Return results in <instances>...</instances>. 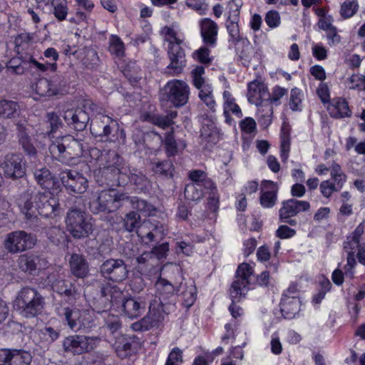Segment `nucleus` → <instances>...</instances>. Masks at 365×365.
I'll return each instance as SVG.
<instances>
[{"instance_id": "17", "label": "nucleus", "mask_w": 365, "mask_h": 365, "mask_svg": "<svg viewBox=\"0 0 365 365\" xmlns=\"http://www.w3.org/2000/svg\"><path fill=\"white\" fill-rule=\"evenodd\" d=\"M66 123L76 130H83L89 120L88 113L81 108H68L63 115Z\"/></svg>"}, {"instance_id": "14", "label": "nucleus", "mask_w": 365, "mask_h": 365, "mask_svg": "<svg viewBox=\"0 0 365 365\" xmlns=\"http://www.w3.org/2000/svg\"><path fill=\"white\" fill-rule=\"evenodd\" d=\"M61 180L66 188L74 193H83L88 188V180L81 173L71 170L61 173Z\"/></svg>"}, {"instance_id": "16", "label": "nucleus", "mask_w": 365, "mask_h": 365, "mask_svg": "<svg viewBox=\"0 0 365 365\" xmlns=\"http://www.w3.org/2000/svg\"><path fill=\"white\" fill-rule=\"evenodd\" d=\"M4 175L9 178H21L24 174V168L22 165V157L19 154L10 153L6 154L0 163Z\"/></svg>"}, {"instance_id": "2", "label": "nucleus", "mask_w": 365, "mask_h": 365, "mask_svg": "<svg viewBox=\"0 0 365 365\" xmlns=\"http://www.w3.org/2000/svg\"><path fill=\"white\" fill-rule=\"evenodd\" d=\"M58 198L49 190L38 192L26 201L21 212L28 220L35 218L37 214L48 217L55 213L58 207Z\"/></svg>"}, {"instance_id": "13", "label": "nucleus", "mask_w": 365, "mask_h": 365, "mask_svg": "<svg viewBox=\"0 0 365 365\" xmlns=\"http://www.w3.org/2000/svg\"><path fill=\"white\" fill-rule=\"evenodd\" d=\"M100 270L103 277L115 282L124 281L128 274L127 265L121 259L111 258L106 260Z\"/></svg>"}, {"instance_id": "32", "label": "nucleus", "mask_w": 365, "mask_h": 365, "mask_svg": "<svg viewBox=\"0 0 365 365\" xmlns=\"http://www.w3.org/2000/svg\"><path fill=\"white\" fill-rule=\"evenodd\" d=\"M34 175L37 183L46 190L53 189L56 183H57L56 179L50 170L46 168L36 169Z\"/></svg>"}, {"instance_id": "29", "label": "nucleus", "mask_w": 365, "mask_h": 365, "mask_svg": "<svg viewBox=\"0 0 365 365\" xmlns=\"http://www.w3.org/2000/svg\"><path fill=\"white\" fill-rule=\"evenodd\" d=\"M122 307L124 314L133 319L138 318L144 312L145 303L135 298H128L123 301Z\"/></svg>"}, {"instance_id": "34", "label": "nucleus", "mask_w": 365, "mask_h": 365, "mask_svg": "<svg viewBox=\"0 0 365 365\" xmlns=\"http://www.w3.org/2000/svg\"><path fill=\"white\" fill-rule=\"evenodd\" d=\"M365 231V221L360 223L353 232L351 235L347 237L346 240L344 242V248L346 252L353 253V250L359 246L361 235Z\"/></svg>"}, {"instance_id": "46", "label": "nucleus", "mask_w": 365, "mask_h": 365, "mask_svg": "<svg viewBox=\"0 0 365 365\" xmlns=\"http://www.w3.org/2000/svg\"><path fill=\"white\" fill-rule=\"evenodd\" d=\"M53 291L60 294L66 296H71L75 292L73 285L71 283H67L63 279H58L52 284Z\"/></svg>"}, {"instance_id": "15", "label": "nucleus", "mask_w": 365, "mask_h": 365, "mask_svg": "<svg viewBox=\"0 0 365 365\" xmlns=\"http://www.w3.org/2000/svg\"><path fill=\"white\" fill-rule=\"evenodd\" d=\"M59 316L66 322L73 331H78L88 323V313L76 308L65 307L59 312Z\"/></svg>"}, {"instance_id": "56", "label": "nucleus", "mask_w": 365, "mask_h": 365, "mask_svg": "<svg viewBox=\"0 0 365 365\" xmlns=\"http://www.w3.org/2000/svg\"><path fill=\"white\" fill-rule=\"evenodd\" d=\"M349 89H358L365 91V76L358 74L352 75L348 80Z\"/></svg>"}, {"instance_id": "39", "label": "nucleus", "mask_w": 365, "mask_h": 365, "mask_svg": "<svg viewBox=\"0 0 365 365\" xmlns=\"http://www.w3.org/2000/svg\"><path fill=\"white\" fill-rule=\"evenodd\" d=\"M131 339L125 337V336H120L118 337L113 346L115 349L117 354L121 357H126L131 349Z\"/></svg>"}, {"instance_id": "4", "label": "nucleus", "mask_w": 365, "mask_h": 365, "mask_svg": "<svg viewBox=\"0 0 365 365\" xmlns=\"http://www.w3.org/2000/svg\"><path fill=\"white\" fill-rule=\"evenodd\" d=\"M43 307V299L41 294L31 287H24L18 293L14 302V308L21 315L26 318L38 315Z\"/></svg>"}, {"instance_id": "19", "label": "nucleus", "mask_w": 365, "mask_h": 365, "mask_svg": "<svg viewBox=\"0 0 365 365\" xmlns=\"http://www.w3.org/2000/svg\"><path fill=\"white\" fill-rule=\"evenodd\" d=\"M168 56L170 63L168 68L173 70L175 75L180 73L185 66V54L180 44L172 43L168 45Z\"/></svg>"}, {"instance_id": "55", "label": "nucleus", "mask_w": 365, "mask_h": 365, "mask_svg": "<svg viewBox=\"0 0 365 365\" xmlns=\"http://www.w3.org/2000/svg\"><path fill=\"white\" fill-rule=\"evenodd\" d=\"M290 150V139L289 135L282 133L281 135L280 156L282 160L285 162L288 159Z\"/></svg>"}, {"instance_id": "63", "label": "nucleus", "mask_w": 365, "mask_h": 365, "mask_svg": "<svg viewBox=\"0 0 365 365\" xmlns=\"http://www.w3.org/2000/svg\"><path fill=\"white\" fill-rule=\"evenodd\" d=\"M172 165L170 162H157L153 163V170L157 174L167 175L170 170Z\"/></svg>"}, {"instance_id": "31", "label": "nucleus", "mask_w": 365, "mask_h": 365, "mask_svg": "<svg viewBox=\"0 0 365 365\" xmlns=\"http://www.w3.org/2000/svg\"><path fill=\"white\" fill-rule=\"evenodd\" d=\"M39 262L40 258L38 256L27 253L19 255L16 264L21 271L32 273L37 269Z\"/></svg>"}, {"instance_id": "37", "label": "nucleus", "mask_w": 365, "mask_h": 365, "mask_svg": "<svg viewBox=\"0 0 365 365\" xmlns=\"http://www.w3.org/2000/svg\"><path fill=\"white\" fill-rule=\"evenodd\" d=\"M223 99L225 116L227 118L229 113H232L237 117L240 118L242 116L241 109L239 106L235 103V98L229 91H225L223 92Z\"/></svg>"}, {"instance_id": "7", "label": "nucleus", "mask_w": 365, "mask_h": 365, "mask_svg": "<svg viewBox=\"0 0 365 365\" xmlns=\"http://www.w3.org/2000/svg\"><path fill=\"white\" fill-rule=\"evenodd\" d=\"M36 243V237L24 230H16L5 235L3 246L9 254H17L32 249Z\"/></svg>"}, {"instance_id": "12", "label": "nucleus", "mask_w": 365, "mask_h": 365, "mask_svg": "<svg viewBox=\"0 0 365 365\" xmlns=\"http://www.w3.org/2000/svg\"><path fill=\"white\" fill-rule=\"evenodd\" d=\"M168 101L175 107H180L187 103L190 88L183 81L172 80L167 83L165 87Z\"/></svg>"}, {"instance_id": "36", "label": "nucleus", "mask_w": 365, "mask_h": 365, "mask_svg": "<svg viewBox=\"0 0 365 365\" xmlns=\"http://www.w3.org/2000/svg\"><path fill=\"white\" fill-rule=\"evenodd\" d=\"M53 9V14L58 21L66 19L68 14L67 0H48Z\"/></svg>"}, {"instance_id": "35", "label": "nucleus", "mask_w": 365, "mask_h": 365, "mask_svg": "<svg viewBox=\"0 0 365 365\" xmlns=\"http://www.w3.org/2000/svg\"><path fill=\"white\" fill-rule=\"evenodd\" d=\"M19 109L16 102L5 99L0 100V118H14L18 115Z\"/></svg>"}, {"instance_id": "26", "label": "nucleus", "mask_w": 365, "mask_h": 365, "mask_svg": "<svg viewBox=\"0 0 365 365\" xmlns=\"http://www.w3.org/2000/svg\"><path fill=\"white\" fill-rule=\"evenodd\" d=\"M163 143L165 153L168 157L175 156L185 150L187 146L183 139H178L177 140L175 138L173 129L165 134Z\"/></svg>"}, {"instance_id": "40", "label": "nucleus", "mask_w": 365, "mask_h": 365, "mask_svg": "<svg viewBox=\"0 0 365 365\" xmlns=\"http://www.w3.org/2000/svg\"><path fill=\"white\" fill-rule=\"evenodd\" d=\"M133 209H136L144 215H153L155 214V207L147 201L133 197L130 200Z\"/></svg>"}, {"instance_id": "45", "label": "nucleus", "mask_w": 365, "mask_h": 365, "mask_svg": "<svg viewBox=\"0 0 365 365\" xmlns=\"http://www.w3.org/2000/svg\"><path fill=\"white\" fill-rule=\"evenodd\" d=\"M140 222V217L134 211L128 212L123 218V227L128 232H133L135 228L138 227Z\"/></svg>"}, {"instance_id": "58", "label": "nucleus", "mask_w": 365, "mask_h": 365, "mask_svg": "<svg viewBox=\"0 0 365 365\" xmlns=\"http://www.w3.org/2000/svg\"><path fill=\"white\" fill-rule=\"evenodd\" d=\"M182 362V352L178 348L173 349L168 355L165 365H180Z\"/></svg>"}, {"instance_id": "11", "label": "nucleus", "mask_w": 365, "mask_h": 365, "mask_svg": "<svg viewBox=\"0 0 365 365\" xmlns=\"http://www.w3.org/2000/svg\"><path fill=\"white\" fill-rule=\"evenodd\" d=\"M248 101L256 106H264L268 109L267 117L272 113V108L269 103V93L266 85L258 80L250 82L247 86Z\"/></svg>"}, {"instance_id": "23", "label": "nucleus", "mask_w": 365, "mask_h": 365, "mask_svg": "<svg viewBox=\"0 0 365 365\" xmlns=\"http://www.w3.org/2000/svg\"><path fill=\"white\" fill-rule=\"evenodd\" d=\"M17 128V137L19 145L24 152L31 157L36 155V149L34 145L31 136L27 132L26 121H20L16 123Z\"/></svg>"}, {"instance_id": "57", "label": "nucleus", "mask_w": 365, "mask_h": 365, "mask_svg": "<svg viewBox=\"0 0 365 365\" xmlns=\"http://www.w3.org/2000/svg\"><path fill=\"white\" fill-rule=\"evenodd\" d=\"M21 62H19V59L13 58L9 61L7 63L6 68L9 73H15L18 75H22L25 72V68L23 66L24 64L22 60L20 58Z\"/></svg>"}, {"instance_id": "3", "label": "nucleus", "mask_w": 365, "mask_h": 365, "mask_svg": "<svg viewBox=\"0 0 365 365\" xmlns=\"http://www.w3.org/2000/svg\"><path fill=\"white\" fill-rule=\"evenodd\" d=\"M130 200L126 192L113 188L102 190L93 194L89 202V208L94 214L110 213L121 207Z\"/></svg>"}, {"instance_id": "44", "label": "nucleus", "mask_w": 365, "mask_h": 365, "mask_svg": "<svg viewBox=\"0 0 365 365\" xmlns=\"http://www.w3.org/2000/svg\"><path fill=\"white\" fill-rule=\"evenodd\" d=\"M185 195L187 200L197 201L203 197V191L200 183L187 185L185 189Z\"/></svg>"}, {"instance_id": "27", "label": "nucleus", "mask_w": 365, "mask_h": 365, "mask_svg": "<svg viewBox=\"0 0 365 365\" xmlns=\"http://www.w3.org/2000/svg\"><path fill=\"white\" fill-rule=\"evenodd\" d=\"M144 226L148 228V231L146 233L140 231L138 236L140 237L142 242L146 245L162 240L165 235L162 225L144 222Z\"/></svg>"}, {"instance_id": "60", "label": "nucleus", "mask_w": 365, "mask_h": 365, "mask_svg": "<svg viewBox=\"0 0 365 365\" xmlns=\"http://www.w3.org/2000/svg\"><path fill=\"white\" fill-rule=\"evenodd\" d=\"M169 251V244L168 242H164L158 246L154 247L150 252L152 253L153 257H156L158 259L165 258L168 252Z\"/></svg>"}, {"instance_id": "33", "label": "nucleus", "mask_w": 365, "mask_h": 365, "mask_svg": "<svg viewBox=\"0 0 365 365\" xmlns=\"http://www.w3.org/2000/svg\"><path fill=\"white\" fill-rule=\"evenodd\" d=\"M300 302L299 299L282 298L280 304V309L285 318L291 319L299 312Z\"/></svg>"}, {"instance_id": "10", "label": "nucleus", "mask_w": 365, "mask_h": 365, "mask_svg": "<svg viewBox=\"0 0 365 365\" xmlns=\"http://www.w3.org/2000/svg\"><path fill=\"white\" fill-rule=\"evenodd\" d=\"M253 274L252 267L247 263H242L239 265L230 290V297L233 301H240L249 290L250 277Z\"/></svg>"}, {"instance_id": "1", "label": "nucleus", "mask_w": 365, "mask_h": 365, "mask_svg": "<svg viewBox=\"0 0 365 365\" xmlns=\"http://www.w3.org/2000/svg\"><path fill=\"white\" fill-rule=\"evenodd\" d=\"M156 296L150 303L148 312L139 322L132 324L135 331H145L157 327L175 308V286L165 279L160 278L155 284Z\"/></svg>"}, {"instance_id": "59", "label": "nucleus", "mask_w": 365, "mask_h": 365, "mask_svg": "<svg viewBox=\"0 0 365 365\" xmlns=\"http://www.w3.org/2000/svg\"><path fill=\"white\" fill-rule=\"evenodd\" d=\"M185 4L189 8L196 11L200 15L205 14L207 10V5L204 0H186Z\"/></svg>"}, {"instance_id": "21", "label": "nucleus", "mask_w": 365, "mask_h": 365, "mask_svg": "<svg viewBox=\"0 0 365 365\" xmlns=\"http://www.w3.org/2000/svg\"><path fill=\"white\" fill-rule=\"evenodd\" d=\"M200 27L203 42L209 46H215L218 34L217 24L210 19L205 18L200 21Z\"/></svg>"}, {"instance_id": "22", "label": "nucleus", "mask_w": 365, "mask_h": 365, "mask_svg": "<svg viewBox=\"0 0 365 365\" xmlns=\"http://www.w3.org/2000/svg\"><path fill=\"white\" fill-rule=\"evenodd\" d=\"M34 41V35L30 33H21L15 38V50L24 63L27 61V57L31 56L30 51Z\"/></svg>"}, {"instance_id": "48", "label": "nucleus", "mask_w": 365, "mask_h": 365, "mask_svg": "<svg viewBox=\"0 0 365 365\" xmlns=\"http://www.w3.org/2000/svg\"><path fill=\"white\" fill-rule=\"evenodd\" d=\"M124 43L121 39L115 35H111L109 40V51L117 56L124 55Z\"/></svg>"}, {"instance_id": "38", "label": "nucleus", "mask_w": 365, "mask_h": 365, "mask_svg": "<svg viewBox=\"0 0 365 365\" xmlns=\"http://www.w3.org/2000/svg\"><path fill=\"white\" fill-rule=\"evenodd\" d=\"M31 356L29 352L21 349H12L10 365H29Z\"/></svg>"}, {"instance_id": "24", "label": "nucleus", "mask_w": 365, "mask_h": 365, "mask_svg": "<svg viewBox=\"0 0 365 365\" xmlns=\"http://www.w3.org/2000/svg\"><path fill=\"white\" fill-rule=\"evenodd\" d=\"M34 91L40 96H53L61 91V86L57 81L41 78L34 86Z\"/></svg>"}, {"instance_id": "43", "label": "nucleus", "mask_w": 365, "mask_h": 365, "mask_svg": "<svg viewBox=\"0 0 365 365\" xmlns=\"http://www.w3.org/2000/svg\"><path fill=\"white\" fill-rule=\"evenodd\" d=\"M330 168V175L334 180L333 183L336 185L339 188H341L346 181V175L342 171L341 166L336 163H333Z\"/></svg>"}, {"instance_id": "30", "label": "nucleus", "mask_w": 365, "mask_h": 365, "mask_svg": "<svg viewBox=\"0 0 365 365\" xmlns=\"http://www.w3.org/2000/svg\"><path fill=\"white\" fill-rule=\"evenodd\" d=\"M327 110L330 115L335 118H341L351 115L348 103L342 98H334L328 106Z\"/></svg>"}, {"instance_id": "53", "label": "nucleus", "mask_w": 365, "mask_h": 365, "mask_svg": "<svg viewBox=\"0 0 365 365\" xmlns=\"http://www.w3.org/2000/svg\"><path fill=\"white\" fill-rule=\"evenodd\" d=\"M210 53L209 48L203 46L192 53V58L201 63L207 64L212 61Z\"/></svg>"}, {"instance_id": "52", "label": "nucleus", "mask_w": 365, "mask_h": 365, "mask_svg": "<svg viewBox=\"0 0 365 365\" xmlns=\"http://www.w3.org/2000/svg\"><path fill=\"white\" fill-rule=\"evenodd\" d=\"M243 3L242 0H231L228 3V21H238L240 9Z\"/></svg>"}, {"instance_id": "41", "label": "nucleus", "mask_w": 365, "mask_h": 365, "mask_svg": "<svg viewBox=\"0 0 365 365\" xmlns=\"http://www.w3.org/2000/svg\"><path fill=\"white\" fill-rule=\"evenodd\" d=\"M110 122L113 125L118 127V123L116 120L111 118L103 115L101 119H96L91 125V131L95 136H102L103 126H105L106 123Z\"/></svg>"}, {"instance_id": "20", "label": "nucleus", "mask_w": 365, "mask_h": 365, "mask_svg": "<svg viewBox=\"0 0 365 365\" xmlns=\"http://www.w3.org/2000/svg\"><path fill=\"white\" fill-rule=\"evenodd\" d=\"M278 186L271 180H264L262 182L259 201L263 207H272L277 202Z\"/></svg>"}, {"instance_id": "61", "label": "nucleus", "mask_w": 365, "mask_h": 365, "mask_svg": "<svg viewBox=\"0 0 365 365\" xmlns=\"http://www.w3.org/2000/svg\"><path fill=\"white\" fill-rule=\"evenodd\" d=\"M161 31L165 35L166 41L169 42V45L172 43H174V44L182 43V41L177 37L176 32L172 28L165 26Z\"/></svg>"}, {"instance_id": "8", "label": "nucleus", "mask_w": 365, "mask_h": 365, "mask_svg": "<svg viewBox=\"0 0 365 365\" xmlns=\"http://www.w3.org/2000/svg\"><path fill=\"white\" fill-rule=\"evenodd\" d=\"M66 223L68 231L75 238L88 237L92 232L93 225L90 217L86 212L78 209L68 212Z\"/></svg>"}, {"instance_id": "25", "label": "nucleus", "mask_w": 365, "mask_h": 365, "mask_svg": "<svg viewBox=\"0 0 365 365\" xmlns=\"http://www.w3.org/2000/svg\"><path fill=\"white\" fill-rule=\"evenodd\" d=\"M346 252L347 254V263L344 267L346 274L349 275L350 278H353L354 269L356 265L355 259L356 252L359 262L363 265H365V243H359V246L353 250L352 254L350 252Z\"/></svg>"}, {"instance_id": "9", "label": "nucleus", "mask_w": 365, "mask_h": 365, "mask_svg": "<svg viewBox=\"0 0 365 365\" xmlns=\"http://www.w3.org/2000/svg\"><path fill=\"white\" fill-rule=\"evenodd\" d=\"M100 341V338L96 336L71 335L64 339L63 347L66 352L79 355L96 349Z\"/></svg>"}, {"instance_id": "50", "label": "nucleus", "mask_w": 365, "mask_h": 365, "mask_svg": "<svg viewBox=\"0 0 365 365\" xmlns=\"http://www.w3.org/2000/svg\"><path fill=\"white\" fill-rule=\"evenodd\" d=\"M205 68L202 66H197L191 72L192 83L194 86L200 90L205 86Z\"/></svg>"}, {"instance_id": "49", "label": "nucleus", "mask_w": 365, "mask_h": 365, "mask_svg": "<svg viewBox=\"0 0 365 365\" xmlns=\"http://www.w3.org/2000/svg\"><path fill=\"white\" fill-rule=\"evenodd\" d=\"M302 99L303 93L301 90L297 88L292 89L289 100L290 108L294 111L301 110Z\"/></svg>"}, {"instance_id": "5", "label": "nucleus", "mask_w": 365, "mask_h": 365, "mask_svg": "<svg viewBox=\"0 0 365 365\" xmlns=\"http://www.w3.org/2000/svg\"><path fill=\"white\" fill-rule=\"evenodd\" d=\"M53 155H58L66 162L79 158L83 155V143L71 135L56 139L49 147Z\"/></svg>"}, {"instance_id": "54", "label": "nucleus", "mask_w": 365, "mask_h": 365, "mask_svg": "<svg viewBox=\"0 0 365 365\" xmlns=\"http://www.w3.org/2000/svg\"><path fill=\"white\" fill-rule=\"evenodd\" d=\"M339 188L336 185L331 182L329 180H324L319 184V191L321 194L326 198H329L333 192H337Z\"/></svg>"}, {"instance_id": "6", "label": "nucleus", "mask_w": 365, "mask_h": 365, "mask_svg": "<svg viewBox=\"0 0 365 365\" xmlns=\"http://www.w3.org/2000/svg\"><path fill=\"white\" fill-rule=\"evenodd\" d=\"M108 165L101 168L99 173L108 185L120 186L129 180L127 168L121 165L119 155L115 152L107 153Z\"/></svg>"}, {"instance_id": "51", "label": "nucleus", "mask_w": 365, "mask_h": 365, "mask_svg": "<svg viewBox=\"0 0 365 365\" xmlns=\"http://www.w3.org/2000/svg\"><path fill=\"white\" fill-rule=\"evenodd\" d=\"M183 304L185 307H190L196 299V288L192 284L186 286L185 290L182 292Z\"/></svg>"}, {"instance_id": "64", "label": "nucleus", "mask_w": 365, "mask_h": 365, "mask_svg": "<svg viewBox=\"0 0 365 365\" xmlns=\"http://www.w3.org/2000/svg\"><path fill=\"white\" fill-rule=\"evenodd\" d=\"M47 235L53 243H59L64 238L63 231L57 227L49 228Z\"/></svg>"}, {"instance_id": "18", "label": "nucleus", "mask_w": 365, "mask_h": 365, "mask_svg": "<svg viewBox=\"0 0 365 365\" xmlns=\"http://www.w3.org/2000/svg\"><path fill=\"white\" fill-rule=\"evenodd\" d=\"M310 208V204L305 200L290 199L282 202L279 210V219H289L302 212H306Z\"/></svg>"}, {"instance_id": "28", "label": "nucleus", "mask_w": 365, "mask_h": 365, "mask_svg": "<svg viewBox=\"0 0 365 365\" xmlns=\"http://www.w3.org/2000/svg\"><path fill=\"white\" fill-rule=\"evenodd\" d=\"M70 269L73 275L78 278L88 276L89 267L86 259L80 255L73 254L69 260Z\"/></svg>"}, {"instance_id": "47", "label": "nucleus", "mask_w": 365, "mask_h": 365, "mask_svg": "<svg viewBox=\"0 0 365 365\" xmlns=\"http://www.w3.org/2000/svg\"><path fill=\"white\" fill-rule=\"evenodd\" d=\"M359 5L356 1H344L340 9V14L344 19L352 17L359 9Z\"/></svg>"}, {"instance_id": "62", "label": "nucleus", "mask_w": 365, "mask_h": 365, "mask_svg": "<svg viewBox=\"0 0 365 365\" xmlns=\"http://www.w3.org/2000/svg\"><path fill=\"white\" fill-rule=\"evenodd\" d=\"M265 22L270 28H276L280 24V16L277 11H269L265 16Z\"/></svg>"}, {"instance_id": "42", "label": "nucleus", "mask_w": 365, "mask_h": 365, "mask_svg": "<svg viewBox=\"0 0 365 365\" xmlns=\"http://www.w3.org/2000/svg\"><path fill=\"white\" fill-rule=\"evenodd\" d=\"M199 97L209 109L214 111L216 103L213 98L212 89L210 85L206 84L200 90Z\"/></svg>"}]
</instances>
